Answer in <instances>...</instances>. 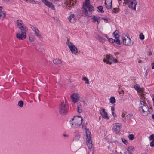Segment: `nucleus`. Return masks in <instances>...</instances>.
Masks as SVG:
<instances>
[{
	"label": "nucleus",
	"instance_id": "obj_1",
	"mask_svg": "<svg viewBox=\"0 0 154 154\" xmlns=\"http://www.w3.org/2000/svg\"><path fill=\"white\" fill-rule=\"evenodd\" d=\"M145 97L143 94L141 95V99L142 100L140 101V109L139 110L142 111V114L144 116H146L149 114L150 112L149 110V107L145 102Z\"/></svg>",
	"mask_w": 154,
	"mask_h": 154
},
{
	"label": "nucleus",
	"instance_id": "obj_2",
	"mask_svg": "<svg viewBox=\"0 0 154 154\" xmlns=\"http://www.w3.org/2000/svg\"><path fill=\"white\" fill-rule=\"evenodd\" d=\"M89 3V0H85L82 8L83 14L86 16H90V12L94 10V8Z\"/></svg>",
	"mask_w": 154,
	"mask_h": 154
},
{
	"label": "nucleus",
	"instance_id": "obj_3",
	"mask_svg": "<svg viewBox=\"0 0 154 154\" xmlns=\"http://www.w3.org/2000/svg\"><path fill=\"white\" fill-rule=\"evenodd\" d=\"M82 121V118L80 116H75L70 121L71 127L76 128L81 125Z\"/></svg>",
	"mask_w": 154,
	"mask_h": 154
},
{
	"label": "nucleus",
	"instance_id": "obj_4",
	"mask_svg": "<svg viewBox=\"0 0 154 154\" xmlns=\"http://www.w3.org/2000/svg\"><path fill=\"white\" fill-rule=\"evenodd\" d=\"M82 126L83 128L85 130L88 146L89 149H91L92 148L93 146L92 141L91 139V133L88 129H86V126H84L83 124H82Z\"/></svg>",
	"mask_w": 154,
	"mask_h": 154
},
{
	"label": "nucleus",
	"instance_id": "obj_5",
	"mask_svg": "<svg viewBox=\"0 0 154 154\" xmlns=\"http://www.w3.org/2000/svg\"><path fill=\"white\" fill-rule=\"evenodd\" d=\"M19 29L20 30L21 33H17L16 34L17 37L19 40L24 39L26 37V33L28 31V29L25 26L20 27Z\"/></svg>",
	"mask_w": 154,
	"mask_h": 154
},
{
	"label": "nucleus",
	"instance_id": "obj_6",
	"mask_svg": "<svg viewBox=\"0 0 154 154\" xmlns=\"http://www.w3.org/2000/svg\"><path fill=\"white\" fill-rule=\"evenodd\" d=\"M59 112L60 114L63 115H66L68 112V106L64 102H61L60 105Z\"/></svg>",
	"mask_w": 154,
	"mask_h": 154
},
{
	"label": "nucleus",
	"instance_id": "obj_7",
	"mask_svg": "<svg viewBox=\"0 0 154 154\" xmlns=\"http://www.w3.org/2000/svg\"><path fill=\"white\" fill-rule=\"evenodd\" d=\"M66 44L71 51V53L75 55H76V54L78 53V50L75 45L68 41L66 42Z\"/></svg>",
	"mask_w": 154,
	"mask_h": 154
},
{
	"label": "nucleus",
	"instance_id": "obj_8",
	"mask_svg": "<svg viewBox=\"0 0 154 154\" xmlns=\"http://www.w3.org/2000/svg\"><path fill=\"white\" fill-rule=\"evenodd\" d=\"M106 58L107 60L105 59H103V61L106 62V63L109 64L113 63H116L118 62V60L117 59H114L112 56H110L109 55H107L106 56Z\"/></svg>",
	"mask_w": 154,
	"mask_h": 154
},
{
	"label": "nucleus",
	"instance_id": "obj_9",
	"mask_svg": "<svg viewBox=\"0 0 154 154\" xmlns=\"http://www.w3.org/2000/svg\"><path fill=\"white\" fill-rule=\"evenodd\" d=\"M124 4H127L128 7L131 9L136 10L137 2L136 0H128L127 3L123 2Z\"/></svg>",
	"mask_w": 154,
	"mask_h": 154
},
{
	"label": "nucleus",
	"instance_id": "obj_10",
	"mask_svg": "<svg viewBox=\"0 0 154 154\" xmlns=\"http://www.w3.org/2000/svg\"><path fill=\"white\" fill-rule=\"evenodd\" d=\"M75 0H65L64 4L66 8L70 9L72 6L74 5V3H75Z\"/></svg>",
	"mask_w": 154,
	"mask_h": 154
},
{
	"label": "nucleus",
	"instance_id": "obj_11",
	"mask_svg": "<svg viewBox=\"0 0 154 154\" xmlns=\"http://www.w3.org/2000/svg\"><path fill=\"white\" fill-rule=\"evenodd\" d=\"M79 95L77 93L73 94L71 96L72 101L75 103L78 101Z\"/></svg>",
	"mask_w": 154,
	"mask_h": 154
},
{
	"label": "nucleus",
	"instance_id": "obj_12",
	"mask_svg": "<svg viewBox=\"0 0 154 154\" xmlns=\"http://www.w3.org/2000/svg\"><path fill=\"white\" fill-rule=\"evenodd\" d=\"M123 43L124 45L127 46H131V39L128 37H127L126 38H124Z\"/></svg>",
	"mask_w": 154,
	"mask_h": 154
},
{
	"label": "nucleus",
	"instance_id": "obj_13",
	"mask_svg": "<svg viewBox=\"0 0 154 154\" xmlns=\"http://www.w3.org/2000/svg\"><path fill=\"white\" fill-rule=\"evenodd\" d=\"M112 0H105V4L107 9H110L112 8Z\"/></svg>",
	"mask_w": 154,
	"mask_h": 154
},
{
	"label": "nucleus",
	"instance_id": "obj_14",
	"mask_svg": "<svg viewBox=\"0 0 154 154\" xmlns=\"http://www.w3.org/2000/svg\"><path fill=\"white\" fill-rule=\"evenodd\" d=\"M134 87L135 89L137 91L138 93H141L140 95L141 94H143L144 96V94L143 93L144 90L142 88L139 87L138 84H136L135 85Z\"/></svg>",
	"mask_w": 154,
	"mask_h": 154
},
{
	"label": "nucleus",
	"instance_id": "obj_15",
	"mask_svg": "<svg viewBox=\"0 0 154 154\" xmlns=\"http://www.w3.org/2000/svg\"><path fill=\"white\" fill-rule=\"evenodd\" d=\"M121 125L119 123H115L113 127L114 130L116 132L117 134L119 133L120 130Z\"/></svg>",
	"mask_w": 154,
	"mask_h": 154
},
{
	"label": "nucleus",
	"instance_id": "obj_16",
	"mask_svg": "<svg viewBox=\"0 0 154 154\" xmlns=\"http://www.w3.org/2000/svg\"><path fill=\"white\" fill-rule=\"evenodd\" d=\"M100 114L103 118H105L106 119H109V117L107 116V113L105 112V109L104 108H102V110H100Z\"/></svg>",
	"mask_w": 154,
	"mask_h": 154
},
{
	"label": "nucleus",
	"instance_id": "obj_17",
	"mask_svg": "<svg viewBox=\"0 0 154 154\" xmlns=\"http://www.w3.org/2000/svg\"><path fill=\"white\" fill-rule=\"evenodd\" d=\"M32 29L35 32V35L37 36L38 38H41V35L39 33V31L37 28L35 27H33L32 28Z\"/></svg>",
	"mask_w": 154,
	"mask_h": 154
},
{
	"label": "nucleus",
	"instance_id": "obj_18",
	"mask_svg": "<svg viewBox=\"0 0 154 154\" xmlns=\"http://www.w3.org/2000/svg\"><path fill=\"white\" fill-rule=\"evenodd\" d=\"M68 20L72 23H74L75 22L74 14H71L68 18Z\"/></svg>",
	"mask_w": 154,
	"mask_h": 154
},
{
	"label": "nucleus",
	"instance_id": "obj_19",
	"mask_svg": "<svg viewBox=\"0 0 154 154\" xmlns=\"http://www.w3.org/2000/svg\"><path fill=\"white\" fill-rule=\"evenodd\" d=\"M17 24L18 28H19L20 27L24 26L23 23L22 21L20 20H18L17 21Z\"/></svg>",
	"mask_w": 154,
	"mask_h": 154
},
{
	"label": "nucleus",
	"instance_id": "obj_20",
	"mask_svg": "<svg viewBox=\"0 0 154 154\" xmlns=\"http://www.w3.org/2000/svg\"><path fill=\"white\" fill-rule=\"evenodd\" d=\"M53 63L56 64H60L61 63V61L60 59L56 58L54 59L53 60Z\"/></svg>",
	"mask_w": 154,
	"mask_h": 154
},
{
	"label": "nucleus",
	"instance_id": "obj_21",
	"mask_svg": "<svg viewBox=\"0 0 154 154\" xmlns=\"http://www.w3.org/2000/svg\"><path fill=\"white\" fill-rule=\"evenodd\" d=\"M96 38L100 42H105V39H103V38L99 36L98 35H97L96 36Z\"/></svg>",
	"mask_w": 154,
	"mask_h": 154
},
{
	"label": "nucleus",
	"instance_id": "obj_22",
	"mask_svg": "<svg viewBox=\"0 0 154 154\" xmlns=\"http://www.w3.org/2000/svg\"><path fill=\"white\" fill-rule=\"evenodd\" d=\"M29 40L30 41H34L35 40V38L33 35L31 34H29Z\"/></svg>",
	"mask_w": 154,
	"mask_h": 154
},
{
	"label": "nucleus",
	"instance_id": "obj_23",
	"mask_svg": "<svg viewBox=\"0 0 154 154\" xmlns=\"http://www.w3.org/2000/svg\"><path fill=\"white\" fill-rule=\"evenodd\" d=\"M119 33V31L118 30L115 31L113 33V35L116 38H118L119 37V35L118 34Z\"/></svg>",
	"mask_w": 154,
	"mask_h": 154
},
{
	"label": "nucleus",
	"instance_id": "obj_24",
	"mask_svg": "<svg viewBox=\"0 0 154 154\" xmlns=\"http://www.w3.org/2000/svg\"><path fill=\"white\" fill-rule=\"evenodd\" d=\"M77 111L79 113H81L82 111V106L81 104H78Z\"/></svg>",
	"mask_w": 154,
	"mask_h": 154
},
{
	"label": "nucleus",
	"instance_id": "obj_25",
	"mask_svg": "<svg viewBox=\"0 0 154 154\" xmlns=\"http://www.w3.org/2000/svg\"><path fill=\"white\" fill-rule=\"evenodd\" d=\"M5 17V14L2 11L0 12V19H3L4 17Z\"/></svg>",
	"mask_w": 154,
	"mask_h": 154
},
{
	"label": "nucleus",
	"instance_id": "obj_26",
	"mask_svg": "<svg viewBox=\"0 0 154 154\" xmlns=\"http://www.w3.org/2000/svg\"><path fill=\"white\" fill-rule=\"evenodd\" d=\"M110 102L112 104H113L115 103L116 99L114 97H111L110 99Z\"/></svg>",
	"mask_w": 154,
	"mask_h": 154
},
{
	"label": "nucleus",
	"instance_id": "obj_27",
	"mask_svg": "<svg viewBox=\"0 0 154 154\" xmlns=\"http://www.w3.org/2000/svg\"><path fill=\"white\" fill-rule=\"evenodd\" d=\"M82 80L85 81V83L87 84H89V81L88 78L86 77H84L82 78Z\"/></svg>",
	"mask_w": 154,
	"mask_h": 154
},
{
	"label": "nucleus",
	"instance_id": "obj_28",
	"mask_svg": "<svg viewBox=\"0 0 154 154\" xmlns=\"http://www.w3.org/2000/svg\"><path fill=\"white\" fill-rule=\"evenodd\" d=\"M18 105L20 107H22L23 106V102L22 101H19L18 103Z\"/></svg>",
	"mask_w": 154,
	"mask_h": 154
},
{
	"label": "nucleus",
	"instance_id": "obj_29",
	"mask_svg": "<svg viewBox=\"0 0 154 154\" xmlns=\"http://www.w3.org/2000/svg\"><path fill=\"white\" fill-rule=\"evenodd\" d=\"M100 18L97 16H93L92 18V19L93 20V22H94L96 21H97V20Z\"/></svg>",
	"mask_w": 154,
	"mask_h": 154
},
{
	"label": "nucleus",
	"instance_id": "obj_30",
	"mask_svg": "<svg viewBox=\"0 0 154 154\" xmlns=\"http://www.w3.org/2000/svg\"><path fill=\"white\" fill-rule=\"evenodd\" d=\"M116 39H115L114 40V42H115L116 43L119 44H120V40L118 39V38H116Z\"/></svg>",
	"mask_w": 154,
	"mask_h": 154
},
{
	"label": "nucleus",
	"instance_id": "obj_31",
	"mask_svg": "<svg viewBox=\"0 0 154 154\" xmlns=\"http://www.w3.org/2000/svg\"><path fill=\"white\" fill-rule=\"evenodd\" d=\"M140 38L141 40H143L144 38V36L142 33H141L139 35Z\"/></svg>",
	"mask_w": 154,
	"mask_h": 154
},
{
	"label": "nucleus",
	"instance_id": "obj_32",
	"mask_svg": "<svg viewBox=\"0 0 154 154\" xmlns=\"http://www.w3.org/2000/svg\"><path fill=\"white\" fill-rule=\"evenodd\" d=\"M128 137L130 140H132L134 138V136L133 134H130L128 135Z\"/></svg>",
	"mask_w": 154,
	"mask_h": 154
},
{
	"label": "nucleus",
	"instance_id": "obj_33",
	"mask_svg": "<svg viewBox=\"0 0 154 154\" xmlns=\"http://www.w3.org/2000/svg\"><path fill=\"white\" fill-rule=\"evenodd\" d=\"M98 10L101 12H103L104 11L103 10V7L102 6H99L98 7Z\"/></svg>",
	"mask_w": 154,
	"mask_h": 154
},
{
	"label": "nucleus",
	"instance_id": "obj_34",
	"mask_svg": "<svg viewBox=\"0 0 154 154\" xmlns=\"http://www.w3.org/2000/svg\"><path fill=\"white\" fill-rule=\"evenodd\" d=\"M122 142H123V143L125 144L126 145V144H128V143L127 141L125 139L122 138Z\"/></svg>",
	"mask_w": 154,
	"mask_h": 154
},
{
	"label": "nucleus",
	"instance_id": "obj_35",
	"mask_svg": "<svg viewBox=\"0 0 154 154\" xmlns=\"http://www.w3.org/2000/svg\"><path fill=\"white\" fill-rule=\"evenodd\" d=\"M119 11L118 9L117 8H114L113 10V12L115 13H116L118 12Z\"/></svg>",
	"mask_w": 154,
	"mask_h": 154
},
{
	"label": "nucleus",
	"instance_id": "obj_36",
	"mask_svg": "<svg viewBox=\"0 0 154 154\" xmlns=\"http://www.w3.org/2000/svg\"><path fill=\"white\" fill-rule=\"evenodd\" d=\"M149 138L150 140L154 141V134H152L149 136Z\"/></svg>",
	"mask_w": 154,
	"mask_h": 154
},
{
	"label": "nucleus",
	"instance_id": "obj_37",
	"mask_svg": "<svg viewBox=\"0 0 154 154\" xmlns=\"http://www.w3.org/2000/svg\"><path fill=\"white\" fill-rule=\"evenodd\" d=\"M150 145L151 147H154V141H152L150 143Z\"/></svg>",
	"mask_w": 154,
	"mask_h": 154
},
{
	"label": "nucleus",
	"instance_id": "obj_38",
	"mask_svg": "<svg viewBox=\"0 0 154 154\" xmlns=\"http://www.w3.org/2000/svg\"><path fill=\"white\" fill-rule=\"evenodd\" d=\"M26 1H28V2L29 3L35 2V1L34 0H26Z\"/></svg>",
	"mask_w": 154,
	"mask_h": 154
},
{
	"label": "nucleus",
	"instance_id": "obj_39",
	"mask_svg": "<svg viewBox=\"0 0 154 154\" xmlns=\"http://www.w3.org/2000/svg\"><path fill=\"white\" fill-rule=\"evenodd\" d=\"M109 41L110 42H112V43L114 42V40L113 39H112V38H109Z\"/></svg>",
	"mask_w": 154,
	"mask_h": 154
},
{
	"label": "nucleus",
	"instance_id": "obj_40",
	"mask_svg": "<svg viewBox=\"0 0 154 154\" xmlns=\"http://www.w3.org/2000/svg\"><path fill=\"white\" fill-rule=\"evenodd\" d=\"M132 116V115H131V114H128L126 116V117H127V118H130Z\"/></svg>",
	"mask_w": 154,
	"mask_h": 154
},
{
	"label": "nucleus",
	"instance_id": "obj_41",
	"mask_svg": "<svg viewBox=\"0 0 154 154\" xmlns=\"http://www.w3.org/2000/svg\"><path fill=\"white\" fill-rule=\"evenodd\" d=\"M112 113L114 117H116L117 116L114 113V112H113Z\"/></svg>",
	"mask_w": 154,
	"mask_h": 154
},
{
	"label": "nucleus",
	"instance_id": "obj_42",
	"mask_svg": "<svg viewBox=\"0 0 154 154\" xmlns=\"http://www.w3.org/2000/svg\"><path fill=\"white\" fill-rule=\"evenodd\" d=\"M111 110H112V112H114V111L115 108H114V106H112L111 107Z\"/></svg>",
	"mask_w": 154,
	"mask_h": 154
},
{
	"label": "nucleus",
	"instance_id": "obj_43",
	"mask_svg": "<svg viewBox=\"0 0 154 154\" xmlns=\"http://www.w3.org/2000/svg\"><path fill=\"white\" fill-rule=\"evenodd\" d=\"M125 115V114L124 113H123L122 115V117L123 118L124 117Z\"/></svg>",
	"mask_w": 154,
	"mask_h": 154
},
{
	"label": "nucleus",
	"instance_id": "obj_44",
	"mask_svg": "<svg viewBox=\"0 0 154 154\" xmlns=\"http://www.w3.org/2000/svg\"><path fill=\"white\" fill-rule=\"evenodd\" d=\"M124 91L123 90H122L120 92L119 91V94H121V92H123V94H124Z\"/></svg>",
	"mask_w": 154,
	"mask_h": 154
},
{
	"label": "nucleus",
	"instance_id": "obj_45",
	"mask_svg": "<svg viewBox=\"0 0 154 154\" xmlns=\"http://www.w3.org/2000/svg\"><path fill=\"white\" fill-rule=\"evenodd\" d=\"M100 18H99V19L97 20V22L98 24L100 22Z\"/></svg>",
	"mask_w": 154,
	"mask_h": 154
},
{
	"label": "nucleus",
	"instance_id": "obj_46",
	"mask_svg": "<svg viewBox=\"0 0 154 154\" xmlns=\"http://www.w3.org/2000/svg\"><path fill=\"white\" fill-rule=\"evenodd\" d=\"M115 55V56H116V55H119V52H115L114 53Z\"/></svg>",
	"mask_w": 154,
	"mask_h": 154
},
{
	"label": "nucleus",
	"instance_id": "obj_47",
	"mask_svg": "<svg viewBox=\"0 0 154 154\" xmlns=\"http://www.w3.org/2000/svg\"><path fill=\"white\" fill-rule=\"evenodd\" d=\"M119 1H121V0H119ZM124 1V3H127L128 0H123Z\"/></svg>",
	"mask_w": 154,
	"mask_h": 154
},
{
	"label": "nucleus",
	"instance_id": "obj_48",
	"mask_svg": "<svg viewBox=\"0 0 154 154\" xmlns=\"http://www.w3.org/2000/svg\"><path fill=\"white\" fill-rule=\"evenodd\" d=\"M102 19H103L104 20H106V21H107L108 20H107V19H106V18H103Z\"/></svg>",
	"mask_w": 154,
	"mask_h": 154
},
{
	"label": "nucleus",
	"instance_id": "obj_49",
	"mask_svg": "<svg viewBox=\"0 0 154 154\" xmlns=\"http://www.w3.org/2000/svg\"><path fill=\"white\" fill-rule=\"evenodd\" d=\"M148 72L147 71H146V73L145 74L146 76L147 75Z\"/></svg>",
	"mask_w": 154,
	"mask_h": 154
},
{
	"label": "nucleus",
	"instance_id": "obj_50",
	"mask_svg": "<svg viewBox=\"0 0 154 154\" xmlns=\"http://www.w3.org/2000/svg\"><path fill=\"white\" fill-rule=\"evenodd\" d=\"M152 100L153 101V106H154V97L152 98Z\"/></svg>",
	"mask_w": 154,
	"mask_h": 154
},
{
	"label": "nucleus",
	"instance_id": "obj_51",
	"mask_svg": "<svg viewBox=\"0 0 154 154\" xmlns=\"http://www.w3.org/2000/svg\"><path fill=\"white\" fill-rule=\"evenodd\" d=\"M2 7L0 6V11H2L1 10H2Z\"/></svg>",
	"mask_w": 154,
	"mask_h": 154
},
{
	"label": "nucleus",
	"instance_id": "obj_52",
	"mask_svg": "<svg viewBox=\"0 0 154 154\" xmlns=\"http://www.w3.org/2000/svg\"><path fill=\"white\" fill-rule=\"evenodd\" d=\"M152 118L154 119V114H153L152 115Z\"/></svg>",
	"mask_w": 154,
	"mask_h": 154
},
{
	"label": "nucleus",
	"instance_id": "obj_53",
	"mask_svg": "<svg viewBox=\"0 0 154 154\" xmlns=\"http://www.w3.org/2000/svg\"><path fill=\"white\" fill-rule=\"evenodd\" d=\"M105 36L107 38H108V36H107L106 35H105Z\"/></svg>",
	"mask_w": 154,
	"mask_h": 154
},
{
	"label": "nucleus",
	"instance_id": "obj_54",
	"mask_svg": "<svg viewBox=\"0 0 154 154\" xmlns=\"http://www.w3.org/2000/svg\"><path fill=\"white\" fill-rule=\"evenodd\" d=\"M142 62V61L141 60H140L139 61H138V62L139 63H140Z\"/></svg>",
	"mask_w": 154,
	"mask_h": 154
},
{
	"label": "nucleus",
	"instance_id": "obj_55",
	"mask_svg": "<svg viewBox=\"0 0 154 154\" xmlns=\"http://www.w3.org/2000/svg\"><path fill=\"white\" fill-rule=\"evenodd\" d=\"M38 99H39V100L40 101V96H39H39H38Z\"/></svg>",
	"mask_w": 154,
	"mask_h": 154
},
{
	"label": "nucleus",
	"instance_id": "obj_56",
	"mask_svg": "<svg viewBox=\"0 0 154 154\" xmlns=\"http://www.w3.org/2000/svg\"><path fill=\"white\" fill-rule=\"evenodd\" d=\"M5 1H8L9 0H3Z\"/></svg>",
	"mask_w": 154,
	"mask_h": 154
},
{
	"label": "nucleus",
	"instance_id": "obj_57",
	"mask_svg": "<svg viewBox=\"0 0 154 154\" xmlns=\"http://www.w3.org/2000/svg\"><path fill=\"white\" fill-rule=\"evenodd\" d=\"M100 118H101V117H100L99 118V120H100Z\"/></svg>",
	"mask_w": 154,
	"mask_h": 154
},
{
	"label": "nucleus",
	"instance_id": "obj_58",
	"mask_svg": "<svg viewBox=\"0 0 154 154\" xmlns=\"http://www.w3.org/2000/svg\"><path fill=\"white\" fill-rule=\"evenodd\" d=\"M63 135H64V136H66V134H63Z\"/></svg>",
	"mask_w": 154,
	"mask_h": 154
},
{
	"label": "nucleus",
	"instance_id": "obj_59",
	"mask_svg": "<svg viewBox=\"0 0 154 154\" xmlns=\"http://www.w3.org/2000/svg\"><path fill=\"white\" fill-rule=\"evenodd\" d=\"M58 84L59 85H60V86H61V84H60L59 83Z\"/></svg>",
	"mask_w": 154,
	"mask_h": 154
}]
</instances>
